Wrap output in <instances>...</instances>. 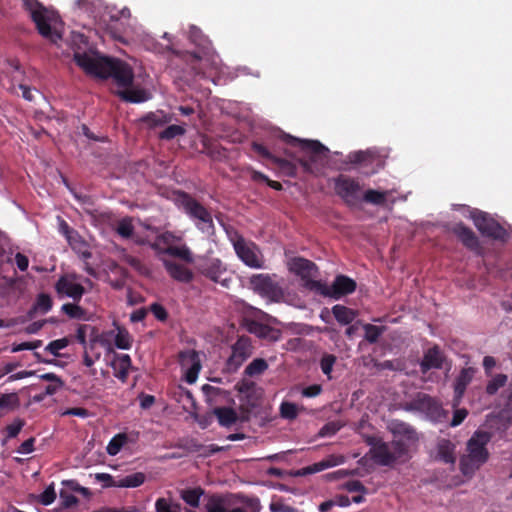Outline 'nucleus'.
<instances>
[{"label": "nucleus", "mask_w": 512, "mask_h": 512, "mask_svg": "<svg viewBox=\"0 0 512 512\" xmlns=\"http://www.w3.org/2000/svg\"><path fill=\"white\" fill-rule=\"evenodd\" d=\"M75 63L87 74L102 79L112 77L121 87H130L133 83V72L124 62L108 57L75 52Z\"/></svg>", "instance_id": "nucleus-1"}, {"label": "nucleus", "mask_w": 512, "mask_h": 512, "mask_svg": "<svg viewBox=\"0 0 512 512\" xmlns=\"http://www.w3.org/2000/svg\"><path fill=\"white\" fill-rule=\"evenodd\" d=\"M365 443L370 446L369 453L372 460L380 466L393 467L411 458L408 445L400 439L385 442L381 437L368 436Z\"/></svg>", "instance_id": "nucleus-2"}, {"label": "nucleus", "mask_w": 512, "mask_h": 512, "mask_svg": "<svg viewBox=\"0 0 512 512\" xmlns=\"http://www.w3.org/2000/svg\"><path fill=\"white\" fill-rule=\"evenodd\" d=\"M491 441V434L487 431L477 430L466 443V453L460 457L459 468L461 473L472 478L489 459L490 453L487 444Z\"/></svg>", "instance_id": "nucleus-3"}, {"label": "nucleus", "mask_w": 512, "mask_h": 512, "mask_svg": "<svg viewBox=\"0 0 512 512\" xmlns=\"http://www.w3.org/2000/svg\"><path fill=\"white\" fill-rule=\"evenodd\" d=\"M175 205L181 209L202 233L212 235L215 225L211 212L191 194L177 190L173 193Z\"/></svg>", "instance_id": "nucleus-4"}, {"label": "nucleus", "mask_w": 512, "mask_h": 512, "mask_svg": "<svg viewBox=\"0 0 512 512\" xmlns=\"http://www.w3.org/2000/svg\"><path fill=\"white\" fill-rule=\"evenodd\" d=\"M24 9L29 13L31 20L35 23L38 33L50 41L56 43L61 35L53 30L51 23L55 21L56 15L47 9L38 0H22Z\"/></svg>", "instance_id": "nucleus-5"}, {"label": "nucleus", "mask_w": 512, "mask_h": 512, "mask_svg": "<svg viewBox=\"0 0 512 512\" xmlns=\"http://www.w3.org/2000/svg\"><path fill=\"white\" fill-rule=\"evenodd\" d=\"M405 411L419 412L432 422H444L449 412L443 409L442 403L429 394L418 392L415 397L406 402L403 406Z\"/></svg>", "instance_id": "nucleus-6"}, {"label": "nucleus", "mask_w": 512, "mask_h": 512, "mask_svg": "<svg viewBox=\"0 0 512 512\" xmlns=\"http://www.w3.org/2000/svg\"><path fill=\"white\" fill-rule=\"evenodd\" d=\"M197 274L205 279L221 285L223 288H230L232 277L230 276L226 264L219 258L202 257L196 264Z\"/></svg>", "instance_id": "nucleus-7"}, {"label": "nucleus", "mask_w": 512, "mask_h": 512, "mask_svg": "<svg viewBox=\"0 0 512 512\" xmlns=\"http://www.w3.org/2000/svg\"><path fill=\"white\" fill-rule=\"evenodd\" d=\"M356 287V282L345 275H337L330 286L321 281H309L308 283V290L335 300L353 293Z\"/></svg>", "instance_id": "nucleus-8"}, {"label": "nucleus", "mask_w": 512, "mask_h": 512, "mask_svg": "<svg viewBox=\"0 0 512 512\" xmlns=\"http://www.w3.org/2000/svg\"><path fill=\"white\" fill-rule=\"evenodd\" d=\"M287 143L299 147L303 152L310 155L309 159L301 158L298 160L303 170L307 173L312 172L313 162L327 158L329 152V149L318 140H306L288 136Z\"/></svg>", "instance_id": "nucleus-9"}, {"label": "nucleus", "mask_w": 512, "mask_h": 512, "mask_svg": "<svg viewBox=\"0 0 512 512\" xmlns=\"http://www.w3.org/2000/svg\"><path fill=\"white\" fill-rule=\"evenodd\" d=\"M232 244L237 257L248 267L260 269L264 267V258L259 247L242 235L236 234Z\"/></svg>", "instance_id": "nucleus-10"}, {"label": "nucleus", "mask_w": 512, "mask_h": 512, "mask_svg": "<svg viewBox=\"0 0 512 512\" xmlns=\"http://www.w3.org/2000/svg\"><path fill=\"white\" fill-rule=\"evenodd\" d=\"M334 191L349 207L357 206L361 201L362 186L357 179L340 174L333 179Z\"/></svg>", "instance_id": "nucleus-11"}, {"label": "nucleus", "mask_w": 512, "mask_h": 512, "mask_svg": "<svg viewBox=\"0 0 512 512\" xmlns=\"http://www.w3.org/2000/svg\"><path fill=\"white\" fill-rule=\"evenodd\" d=\"M470 217L473 220L475 227L483 236L495 240H504L507 237L508 234L506 229L488 213L474 209L471 211Z\"/></svg>", "instance_id": "nucleus-12"}, {"label": "nucleus", "mask_w": 512, "mask_h": 512, "mask_svg": "<svg viewBox=\"0 0 512 512\" xmlns=\"http://www.w3.org/2000/svg\"><path fill=\"white\" fill-rule=\"evenodd\" d=\"M252 354L251 338L245 335L239 336L231 346V355L225 362L224 370L228 373H235Z\"/></svg>", "instance_id": "nucleus-13"}, {"label": "nucleus", "mask_w": 512, "mask_h": 512, "mask_svg": "<svg viewBox=\"0 0 512 512\" xmlns=\"http://www.w3.org/2000/svg\"><path fill=\"white\" fill-rule=\"evenodd\" d=\"M249 283L262 297L275 301L283 296L282 288L269 274H255L250 278Z\"/></svg>", "instance_id": "nucleus-14"}, {"label": "nucleus", "mask_w": 512, "mask_h": 512, "mask_svg": "<svg viewBox=\"0 0 512 512\" xmlns=\"http://www.w3.org/2000/svg\"><path fill=\"white\" fill-rule=\"evenodd\" d=\"M241 327L259 339L265 340L267 342H277L282 336L280 329L261 323L249 317H244L242 319Z\"/></svg>", "instance_id": "nucleus-15"}, {"label": "nucleus", "mask_w": 512, "mask_h": 512, "mask_svg": "<svg viewBox=\"0 0 512 512\" xmlns=\"http://www.w3.org/2000/svg\"><path fill=\"white\" fill-rule=\"evenodd\" d=\"M75 275H62L56 281L54 288L59 298L68 297L74 302H80L85 294L82 284L75 281Z\"/></svg>", "instance_id": "nucleus-16"}, {"label": "nucleus", "mask_w": 512, "mask_h": 512, "mask_svg": "<svg viewBox=\"0 0 512 512\" xmlns=\"http://www.w3.org/2000/svg\"><path fill=\"white\" fill-rule=\"evenodd\" d=\"M179 362L186 369L185 381L189 384L195 383L202 368L199 353L196 350L181 351Z\"/></svg>", "instance_id": "nucleus-17"}, {"label": "nucleus", "mask_w": 512, "mask_h": 512, "mask_svg": "<svg viewBox=\"0 0 512 512\" xmlns=\"http://www.w3.org/2000/svg\"><path fill=\"white\" fill-rule=\"evenodd\" d=\"M289 269L291 272L301 277L306 289H308L309 281H316L314 278L318 275V267L316 264L302 257L292 258L289 262Z\"/></svg>", "instance_id": "nucleus-18"}, {"label": "nucleus", "mask_w": 512, "mask_h": 512, "mask_svg": "<svg viewBox=\"0 0 512 512\" xmlns=\"http://www.w3.org/2000/svg\"><path fill=\"white\" fill-rule=\"evenodd\" d=\"M451 232L458 240L469 250L479 253L481 245L474 231L466 226L463 222L456 223L452 226Z\"/></svg>", "instance_id": "nucleus-19"}, {"label": "nucleus", "mask_w": 512, "mask_h": 512, "mask_svg": "<svg viewBox=\"0 0 512 512\" xmlns=\"http://www.w3.org/2000/svg\"><path fill=\"white\" fill-rule=\"evenodd\" d=\"M475 374L473 367L463 368L454 381L453 407L456 408L461 403L467 386L471 383Z\"/></svg>", "instance_id": "nucleus-20"}, {"label": "nucleus", "mask_w": 512, "mask_h": 512, "mask_svg": "<svg viewBox=\"0 0 512 512\" xmlns=\"http://www.w3.org/2000/svg\"><path fill=\"white\" fill-rule=\"evenodd\" d=\"M140 433L131 431L129 433H118L109 441L106 451L110 456L117 455L127 444H136L139 440Z\"/></svg>", "instance_id": "nucleus-21"}, {"label": "nucleus", "mask_w": 512, "mask_h": 512, "mask_svg": "<svg viewBox=\"0 0 512 512\" xmlns=\"http://www.w3.org/2000/svg\"><path fill=\"white\" fill-rule=\"evenodd\" d=\"M344 462L345 457L343 455L331 454L319 462L313 463L309 466L302 468L301 471L298 472V475H309L318 473L328 468L341 465Z\"/></svg>", "instance_id": "nucleus-22"}, {"label": "nucleus", "mask_w": 512, "mask_h": 512, "mask_svg": "<svg viewBox=\"0 0 512 512\" xmlns=\"http://www.w3.org/2000/svg\"><path fill=\"white\" fill-rule=\"evenodd\" d=\"M150 248L156 252V254H167L176 258H179L187 263L193 262V256L191 250L186 246H168L159 247V243H150Z\"/></svg>", "instance_id": "nucleus-23"}, {"label": "nucleus", "mask_w": 512, "mask_h": 512, "mask_svg": "<svg viewBox=\"0 0 512 512\" xmlns=\"http://www.w3.org/2000/svg\"><path fill=\"white\" fill-rule=\"evenodd\" d=\"M444 362V356L438 346L429 348L420 362V370L427 373L431 369H441Z\"/></svg>", "instance_id": "nucleus-24"}, {"label": "nucleus", "mask_w": 512, "mask_h": 512, "mask_svg": "<svg viewBox=\"0 0 512 512\" xmlns=\"http://www.w3.org/2000/svg\"><path fill=\"white\" fill-rule=\"evenodd\" d=\"M163 265L169 276L175 281L190 283L194 278L193 272L182 264L170 260H164Z\"/></svg>", "instance_id": "nucleus-25"}, {"label": "nucleus", "mask_w": 512, "mask_h": 512, "mask_svg": "<svg viewBox=\"0 0 512 512\" xmlns=\"http://www.w3.org/2000/svg\"><path fill=\"white\" fill-rule=\"evenodd\" d=\"M114 376L125 383L128 379L129 370L132 367V360L128 354H115L111 363Z\"/></svg>", "instance_id": "nucleus-26"}, {"label": "nucleus", "mask_w": 512, "mask_h": 512, "mask_svg": "<svg viewBox=\"0 0 512 512\" xmlns=\"http://www.w3.org/2000/svg\"><path fill=\"white\" fill-rule=\"evenodd\" d=\"M206 512H247L242 507L228 508V500L222 494H212L208 497L205 504Z\"/></svg>", "instance_id": "nucleus-27"}, {"label": "nucleus", "mask_w": 512, "mask_h": 512, "mask_svg": "<svg viewBox=\"0 0 512 512\" xmlns=\"http://www.w3.org/2000/svg\"><path fill=\"white\" fill-rule=\"evenodd\" d=\"M140 121L149 129L162 127L172 121V116L164 111L157 110L144 115Z\"/></svg>", "instance_id": "nucleus-28"}, {"label": "nucleus", "mask_w": 512, "mask_h": 512, "mask_svg": "<svg viewBox=\"0 0 512 512\" xmlns=\"http://www.w3.org/2000/svg\"><path fill=\"white\" fill-rule=\"evenodd\" d=\"M53 307V300L50 295L46 293L38 294L33 306L27 312L28 319L32 320L35 318L37 313L46 314Z\"/></svg>", "instance_id": "nucleus-29"}, {"label": "nucleus", "mask_w": 512, "mask_h": 512, "mask_svg": "<svg viewBox=\"0 0 512 512\" xmlns=\"http://www.w3.org/2000/svg\"><path fill=\"white\" fill-rule=\"evenodd\" d=\"M214 414L223 427H230L239 420L237 412L230 407H217L214 409Z\"/></svg>", "instance_id": "nucleus-30"}, {"label": "nucleus", "mask_w": 512, "mask_h": 512, "mask_svg": "<svg viewBox=\"0 0 512 512\" xmlns=\"http://www.w3.org/2000/svg\"><path fill=\"white\" fill-rule=\"evenodd\" d=\"M437 456L446 464H454L456 460L455 445L450 440H441L438 444Z\"/></svg>", "instance_id": "nucleus-31"}, {"label": "nucleus", "mask_w": 512, "mask_h": 512, "mask_svg": "<svg viewBox=\"0 0 512 512\" xmlns=\"http://www.w3.org/2000/svg\"><path fill=\"white\" fill-rule=\"evenodd\" d=\"M189 39L192 43H194L201 49L202 54H209L211 43L199 28H197L196 26L190 27Z\"/></svg>", "instance_id": "nucleus-32"}, {"label": "nucleus", "mask_w": 512, "mask_h": 512, "mask_svg": "<svg viewBox=\"0 0 512 512\" xmlns=\"http://www.w3.org/2000/svg\"><path fill=\"white\" fill-rule=\"evenodd\" d=\"M332 313L341 325H348L354 321L357 316V313L346 306L337 304L332 307Z\"/></svg>", "instance_id": "nucleus-33"}, {"label": "nucleus", "mask_w": 512, "mask_h": 512, "mask_svg": "<svg viewBox=\"0 0 512 512\" xmlns=\"http://www.w3.org/2000/svg\"><path fill=\"white\" fill-rule=\"evenodd\" d=\"M205 491L201 487L186 488L180 491V498L189 506L198 508L200 505V498L204 495Z\"/></svg>", "instance_id": "nucleus-34"}, {"label": "nucleus", "mask_w": 512, "mask_h": 512, "mask_svg": "<svg viewBox=\"0 0 512 512\" xmlns=\"http://www.w3.org/2000/svg\"><path fill=\"white\" fill-rule=\"evenodd\" d=\"M146 481V475L143 472H135L124 477H118V488H137Z\"/></svg>", "instance_id": "nucleus-35"}, {"label": "nucleus", "mask_w": 512, "mask_h": 512, "mask_svg": "<svg viewBox=\"0 0 512 512\" xmlns=\"http://www.w3.org/2000/svg\"><path fill=\"white\" fill-rule=\"evenodd\" d=\"M268 367L269 365L265 359L255 358L245 367L244 375L251 378L257 377L262 375Z\"/></svg>", "instance_id": "nucleus-36"}, {"label": "nucleus", "mask_w": 512, "mask_h": 512, "mask_svg": "<svg viewBox=\"0 0 512 512\" xmlns=\"http://www.w3.org/2000/svg\"><path fill=\"white\" fill-rule=\"evenodd\" d=\"M252 149L255 153L259 154L263 158L272 160L274 163L278 164L282 168L291 167V163L289 161L273 156L270 153V151L260 143L253 142Z\"/></svg>", "instance_id": "nucleus-37"}, {"label": "nucleus", "mask_w": 512, "mask_h": 512, "mask_svg": "<svg viewBox=\"0 0 512 512\" xmlns=\"http://www.w3.org/2000/svg\"><path fill=\"white\" fill-rule=\"evenodd\" d=\"M120 97L131 103H142L148 100V95L143 89H125L119 93Z\"/></svg>", "instance_id": "nucleus-38"}, {"label": "nucleus", "mask_w": 512, "mask_h": 512, "mask_svg": "<svg viewBox=\"0 0 512 512\" xmlns=\"http://www.w3.org/2000/svg\"><path fill=\"white\" fill-rule=\"evenodd\" d=\"M20 406L17 393H0V410L13 411Z\"/></svg>", "instance_id": "nucleus-39"}, {"label": "nucleus", "mask_w": 512, "mask_h": 512, "mask_svg": "<svg viewBox=\"0 0 512 512\" xmlns=\"http://www.w3.org/2000/svg\"><path fill=\"white\" fill-rule=\"evenodd\" d=\"M508 376L506 374H497L490 379L486 385V393L490 396L495 395L498 390L506 385Z\"/></svg>", "instance_id": "nucleus-40"}, {"label": "nucleus", "mask_w": 512, "mask_h": 512, "mask_svg": "<svg viewBox=\"0 0 512 512\" xmlns=\"http://www.w3.org/2000/svg\"><path fill=\"white\" fill-rule=\"evenodd\" d=\"M387 192H381L374 189H368L361 197L367 203L374 205H384L386 202Z\"/></svg>", "instance_id": "nucleus-41"}, {"label": "nucleus", "mask_w": 512, "mask_h": 512, "mask_svg": "<svg viewBox=\"0 0 512 512\" xmlns=\"http://www.w3.org/2000/svg\"><path fill=\"white\" fill-rule=\"evenodd\" d=\"M74 303H65L61 307V311L65 313L71 319H83L85 317V310L77 304Z\"/></svg>", "instance_id": "nucleus-42"}, {"label": "nucleus", "mask_w": 512, "mask_h": 512, "mask_svg": "<svg viewBox=\"0 0 512 512\" xmlns=\"http://www.w3.org/2000/svg\"><path fill=\"white\" fill-rule=\"evenodd\" d=\"M116 232L123 238L128 239L133 236L134 226L129 217L121 219L116 226Z\"/></svg>", "instance_id": "nucleus-43"}, {"label": "nucleus", "mask_w": 512, "mask_h": 512, "mask_svg": "<svg viewBox=\"0 0 512 512\" xmlns=\"http://www.w3.org/2000/svg\"><path fill=\"white\" fill-rule=\"evenodd\" d=\"M186 133V129L180 125H170L159 133L161 140H172L178 136H183Z\"/></svg>", "instance_id": "nucleus-44"}, {"label": "nucleus", "mask_w": 512, "mask_h": 512, "mask_svg": "<svg viewBox=\"0 0 512 512\" xmlns=\"http://www.w3.org/2000/svg\"><path fill=\"white\" fill-rule=\"evenodd\" d=\"M363 328L365 331V339L371 344L376 343L385 331V327L372 324H365Z\"/></svg>", "instance_id": "nucleus-45"}, {"label": "nucleus", "mask_w": 512, "mask_h": 512, "mask_svg": "<svg viewBox=\"0 0 512 512\" xmlns=\"http://www.w3.org/2000/svg\"><path fill=\"white\" fill-rule=\"evenodd\" d=\"M156 512H181V505L172 503L166 498H158L155 502Z\"/></svg>", "instance_id": "nucleus-46"}, {"label": "nucleus", "mask_w": 512, "mask_h": 512, "mask_svg": "<svg viewBox=\"0 0 512 512\" xmlns=\"http://www.w3.org/2000/svg\"><path fill=\"white\" fill-rule=\"evenodd\" d=\"M115 345L119 349H130L132 339L129 332L125 328H119L115 336Z\"/></svg>", "instance_id": "nucleus-47"}, {"label": "nucleus", "mask_w": 512, "mask_h": 512, "mask_svg": "<svg viewBox=\"0 0 512 512\" xmlns=\"http://www.w3.org/2000/svg\"><path fill=\"white\" fill-rule=\"evenodd\" d=\"M299 413L298 406L292 402H282L280 405V415L284 419L294 420Z\"/></svg>", "instance_id": "nucleus-48"}, {"label": "nucleus", "mask_w": 512, "mask_h": 512, "mask_svg": "<svg viewBox=\"0 0 512 512\" xmlns=\"http://www.w3.org/2000/svg\"><path fill=\"white\" fill-rule=\"evenodd\" d=\"M69 345V339L64 337L61 339H56L51 341L46 347L45 350L52 354L55 357L61 356L59 351L66 348Z\"/></svg>", "instance_id": "nucleus-49"}, {"label": "nucleus", "mask_w": 512, "mask_h": 512, "mask_svg": "<svg viewBox=\"0 0 512 512\" xmlns=\"http://www.w3.org/2000/svg\"><path fill=\"white\" fill-rule=\"evenodd\" d=\"M337 361V357L333 354H324L320 360V368L322 372L331 379V372L333 370V366Z\"/></svg>", "instance_id": "nucleus-50"}, {"label": "nucleus", "mask_w": 512, "mask_h": 512, "mask_svg": "<svg viewBox=\"0 0 512 512\" xmlns=\"http://www.w3.org/2000/svg\"><path fill=\"white\" fill-rule=\"evenodd\" d=\"M395 432L406 437L409 441H417L418 435L416 430L409 424L401 422L397 424Z\"/></svg>", "instance_id": "nucleus-51"}, {"label": "nucleus", "mask_w": 512, "mask_h": 512, "mask_svg": "<svg viewBox=\"0 0 512 512\" xmlns=\"http://www.w3.org/2000/svg\"><path fill=\"white\" fill-rule=\"evenodd\" d=\"M180 237H177L171 231H165L156 236L155 240L152 243H159V247H168L175 241H179Z\"/></svg>", "instance_id": "nucleus-52"}, {"label": "nucleus", "mask_w": 512, "mask_h": 512, "mask_svg": "<svg viewBox=\"0 0 512 512\" xmlns=\"http://www.w3.org/2000/svg\"><path fill=\"white\" fill-rule=\"evenodd\" d=\"M56 499V492L54 489V483H51L46 489L39 495L38 501L42 505L48 506L52 504Z\"/></svg>", "instance_id": "nucleus-53"}, {"label": "nucleus", "mask_w": 512, "mask_h": 512, "mask_svg": "<svg viewBox=\"0 0 512 512\" xmlns=\"http://www.w3.org/2000/svg\"><path fill=\"white\" fill-rule=\"evenodd\" d=\"M60 509L70 508L78 503L77 497L70 494L67 490L61 489L59 492Z\"/></svg>", "instance_id": "nucleus-54"}, {"label": "nucleus", "mask_w": 512, "mask_h": 512, "mask_svg": "<svg viewBox=\"0 0 512 512\" xmlns=\"http://www.w3.org/2000/svg\"><path fill=\"white\" fill-rule=\"evenodd\" d=\"M94 478L97 482L102 483L103 488L117 487L118 488V477L114 478L108 473H96Z\"/></svg>", "instance_id": "nucleus-55"}, {"label": "nucleus", "mask_w": 512, "mask_h": 512, "mask_svg": "<svg viewBox=\"0 0 512 512\" xmlns=\"http://www.w3.org/2000/svg\"><path fill=\"white\" fill-rule=\"evenodd\" d=\"M25 425V421L21 418H16L11 424L7 425L5 431L7 438H15Z\"/></svg>", "instance_id": "nucleus-56"}, {"label": "nucleus", "mask_w": 512, "mask_h": 512, "mask_svg": "<svg viewBox=\"0 0 512 512\" xmlns=\"http://www.w3.org/2000/svg\"><path fill=\"white\" fill-rule=\"evenodd\" d=\"M257 407L256 400H247L245 404L241 405L240 410L241 414L239 416V420L241 422H247L250 419L251 411Z\"/></svg>", "instance_id": "nucleus-57"}, {"label": "nucleus", "mask_w": 512, "mask_h": 512, "mask_svg": "<svg viewBox=\"0 0 512 512\" xmlns=\"http://www.w3.org/2000/svg\"><path fill=\"white\" fill-rule=\"evenodd\" d=\"M124 261L141 274H145L147 272V268L137 257H134L132 255H125Z\"/></svg>", "instance_id": "nucleus-58"}, {"label": "nucleus", "mask_w": 512, "mask_h": 512, "mask_svg": "<svg viewBox=\"0 0 512 512\" xmlns=\"http://www.w3.org/2000/svg\"><path fill=\"white\" fill-rule=\"evenodd\" d=\"M344 489L348 492H360L362 494L367 493V488L359 480H350L344 484Z\"/></svg>", "instance_id": "nucleus-59"}, {"label": "nucleus", "mask_w": 512, "mask_h": 512, "mask_svg": "<svg viewBox=\"0 0 512 512\" xmlns=\"http://www.w3.org/2000/svg\"><path fill=\"white\" fill-rule=\"evenodd\" d=\"M347 158H348V161L352 164H361L368 160L369 155L367 152H364V151H355V152L349 153Z\"/></svg>", "instance_id": "nucleus-60"}, {"label": "nucleus", "mask_w": 512, "mask_h": 512, "mask_svg": "<svg viewBox=\"0 0 512 512\" xmlns=\"http://www.w3.org/2000/svg\"><path fill=\"white\" fill-rule=\"evenodd\" d=\"M150 310L155 316V318L160 321H165L168 318V313L166 309L159 303H153L150 306Z\"/></svg>", "instance_id": "nucleus-61"}, {"label": "nucleus", "mask_w": 512, "mask_h": 512, "mask_svg": "<svg viewBox=\"0 0 512 512\" xmlns=\"http://www.w3.org/2000/svg\"><path fill=\"white\" fill-rule=\"evenodd\" d=\"M468 411L466 409H456L453 414L452 421L450 423L451 427L459 426L467 417Z\"/></svg>", "instance_id": "nucleus-62"}, {"label": "nucleus", "mask_w": 512, "mask_h": 512, "mask_svg": "<svg viewBox=\"0 0 512 512\" xmlns=\"http://www.w3.org/2000/svg\"><path fill=\"white\" fill-rule=\"evenodd\" d=\"M179 447L184 448L189 452H201L204 450V445L199 443L196 439L187 440L185 444L179 445Z\"/></svg>", "instance_id": "nucleus-63"}, {"label": "nucleus", "mask_w": 512, "mask_h": 512, "mask_svg": "<svg viewBox=\"0 0 512 512\" xmlns=\"http://www.w3.org/2000/svg\"><path fill=\"white\" fill-rule=\"evenodd\" d=\"M321 392H322V386L319 384H313V385L305 387L302 390V395L304 397L312 398V397H316V396L320 395Z\"/></svg>", "instance_id": "nucleus-64"}]
</instances>
